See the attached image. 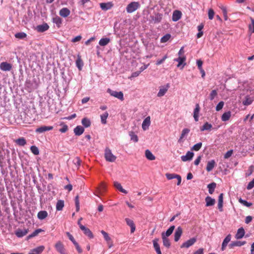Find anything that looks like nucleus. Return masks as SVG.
<instances>
[{"mask_svg":"<svg viewBox=\"0 0 254 254\" xmlns=\"http://www.w3.org/2000/svg\"><path fill=\"white\" fill-rule=\"evenodd\" d=\"M217 91L216 90H213L211 91V92L210 93L209 95V99L210 100H213L215 97L217 96Z\"/></svg>","mask_w":254,"mask_h":254,"instance_id":"obj_56","label":"nucleus"},{"mask_svg":"<svg viewBox=\"0 0 254 254\" xmlns=\"http://www.w3.org/2000/svg\"><path fill=\"white\" fill-rule=\"evenodd\" d=\"M15 38L23 39L27 37V34L24 32H18L15 34Z\"/></svg>","mask_w":254,"mask_h":254,"instance_id":"obj_50","label":"nucleus"},{"mask_svg":"<svg viewBox=\"0 0 254 254\" xmlns=\"http://www.w3.org/2000/svg\"><path fill=\"white\" fill-rule=\"evenodd\" d=\"M239 201L244 204L245 206H246L247 207H250L252 205V203L251 202H249L245 200H243L241 198L239 200Z\"/></svg>","mask_w":254,"mask_h":254,"instance_id":"obj_61","label":"nucleus"},{"mask_svg":"<svg viewBox=\"0 0 254 254\" xmlns=\"http://www.w3.org/2000/svg\"><path fill=\"white\" fill-rule=\"evenodd\" d=\"M231 236L230 234H228L224 239L222 244L221 249L222 251H224L226 246H227L228 243L231 241Z\"/></svg>","mask_w":254,"mask_h":254,"instance_id":"obj_23","label":"nucleus"},{"mask_svg":"<svg viewBox=\"0 0 254 254\" xmlns=\"http://www.w3.org/2000/svg\"><path fill=\"white\" fill-rule=\"evenodd\" d=\"M110 41V38H107V37L103 38L100 40V41L99 42V44L101 46H105L109 44Z\"/></svg>","mask_w":254,"mask_h":254,"instance_id":"obj_35","label":"nucleus"},{"mask_svg":"<svg viewBox=\"0 0 254 254\" xmlns=\"http://www.w3.org/2000/svg\"><path fill=\"white\" fill-rule=\"evenodd\" d=\"M64 207V201L59 200L56 204V209L58 211L62 210Z\"/></svg>","mask_w":254,"mask_h":254,"instance_id":"obj_39","label":"nucleus"},{"mask_svg":"<svg viewBox=\"0 0 254 254\" xmlns=\"http://www.w3.org/2000/svg\"><path fill=\"white\" fill-rule=\"evenodd\" d=\"M90 138L91 136L90 135L88 134L85 135L84 138L82 139L83 142H81L80 144L82 145L87 144L90 142Z\"/></svg>","mask_w":254,"mask_h":254,"instance_id":"obj_52","label":"nucleus"},{"mask_svg":"<svg viewBox=\"0 0 254 254\" xmlns=\"http://www.w3.org/2000/svg\"><path fill=\"white\" fill-rule=\"evenodd\" d=\"M49 28V26L46 23H44L42 24L38 25L35 28V30L38 32H44L48 30Z\"/></svg>","mask_w":254,"mask_h":254,"instance_id":"obj_11","label":"nucleus"},{"mask_svg":"<svg viewBox=\"0 0 254 254\" xmlns=\"http://www.w3.org/2000/svg\"><path fill=\"white\" fill-rule=\"evenodd\" d=\"M81 123L84 127H88L91 126L90 120L87 118H84L81 120Z\"/></svg>","mask_w":254,"mask_h":254,"instance_id":"obj_34","label":"nucleus"},{"mask_svg":"<svg viewBox=\"0 0 254 254\" xmlns=\"http://www.w3.org/2000/svg\"><path fill=\"white\" fill-rule=\"evenodd\" d=\"M114 187L118 189L120 191L127 194V191L122 188L121 184L118 182H115L114 183Z\"/></svg>","mask_w":254,"mask_h":254,"instance_id":"obj_29","label":"nucleus"},{"mask_svg":"<svg viewBox=\"0 0 254 254\" xmlns=\"http://www.w3.org/2000/svg\"><path fill=\"white\" fill-rule=\"evenodd\" d=\"M224 104V103L223 101L219 102L216 107V110L219 111L221 110L223 107Z\"/></svg>","mask_w":254,"mask_h":254,"instance_id":"obj_59","label":"nucleus"},{"mask_svg":"<svg viewBox=\"0 0 254 254\" xmlns=\"http://www.w3.org/2000/svg\"><path fill=\"white\" fill-rule=\"evenodd\" d=\"M233 150H230L228 151L225 154H224V158L227 159L230 157L232 154H233Z\"/></svg>","mask_w":254,"mask_h":254,"instance_id":"obj_63","label":"nucleus"},{"mask_svg":"<svg viewBox=\"0 0 254 254\" xmlns=\"http://www.w3.org/2000/svg\"><path fill=\"white\" fill-rule=\"evenodd\" d=\"M140 6L139 3L138 2L132 1L129 3L127 8V11L128 13H132L137 9Z\"/></svg>","mask_w":254,"mask_h":254,"instance_id":"obj_2","label":"nucleus"},{"mask_svg":"<svg viewBox=\"0 0 254 254\" xmlns=\"http://www.w3.org/2000/svg\"><path fill=\"white\" fill-rule=\"evenodd\" d=\"M129 136H130L131 140H132L134 142H137L138 141V136L134 133V132L131 131L129 132Z\"/></svg>","mask_w":254,"mask_h":254,"instance_id":"obj_48","label":"nucleus"},{"mask_svg":"<svg viewBox=\"0 0 254 254\" xmlns=\"http://www.w3.org/2000/svg\"><path fill=\"white\" fill-rule=\"evenodd\" d=\"M100 7L103 10H107L111 9L113 6V4L112 2H102L100 3Z\"/></svg>","mask_w":254,"mask_h":254,"instance_id":"obj_19","label":"nucleus"},{"mask_svg":"<svg viewBox=\"0 0 254 254\" xmlns=\"http://www.w3.org/2000/svg\"><path fill=\"white\" fill-rule=\"evenodd\" d=\"M199 110L200 108L199 105L196 104L193 111V118L195 122H197L198 121Z\"/></svg>","mask_w":254,"mask_h":254,"instance_id":"obj_28","label":"nucleus"},{"mask_svg":"<svg viewBox=\"0 0 254 254\" xmlns=\"http://www.w3.org/2000/svg\"><path fill=\"white\" fill-rule=\"evenodd\" d=\"M98 189L99 190V193L102 194L104 193L106 190V186L104 183L102 182L100 183Z\"/></svg>","mask_w":254,"mask_h":254,"instance_id":"obj_42","label":"nucleus"},{"mask_svg":"<svg viewBox=\"0 0 254 254\" xmlns=\"http://www.w3.org/2000/svg\"><path fill=\"white\" fill-rule=\"evenodd\" d=\"M220 126L213 127L211 124H209L208 122H205L202 126L200 127V130L201 131H203L204 130L210 131L211 129L216 130Z\"/></svg>","mask_w":254,"mask_h":254,"instance_id":"obj_3","label":"nucleus"},{"mask_svg":"<svg viewBox=\"0 0 254 254\" xmlns=\"http://www.w3.org/2000/svg\"><path fill=\"white\" fill-rule=\"evenodd\" d=\"M166 177L167 179L169 180L173 179H177L178 180L177 182V185L179 186L180 185L182 181V178L180 175L176 174H170V173H167L166 174Z\"/></svg>","mask_w":254,"mask_h":254,"instance_id":"obj_6","label":"nucleus"},{"mask_svg":"<svg viewBox=\"0 0 254 254\" xmlns=\"http://www.w3.org/2000/svg\"><path fill=\"white\" fill-rule=\"evenodd\" d=\"M169 87V83H167L166 85L160 87L159 91L157 94V96L159 97L163 96L167 92Z\"/></svg>","mask_w":254,"mask_h":254,"instance_id":"obj_9","label":"nucleus"},{"mask_svg":"<svg viewBox=\"0 0 254 254\" xmlns=\"http://www.w3.org/2000/svg\"><path fill=\"white\" fill-rule=\"evenodd\" d=\"M105 158L106 161L111 162H114L117 158L109 148H106L105 150Z\"/></svg>","mask_w":254,"mask_h":254,"instance_id":"obj_1","label":"nucleus"},{"mask_svg":"<svg viewBox=\"0 0 254 254\" xmlns=\"http://www.w3.org/2000/svg\"><path fill=\"white\" fill-rule=\"evenodd\" d=\"M15 142L19 146H23L26 144V140L22 137L15 140Z\"/></svg>","mask_w":254,"mask_h":254,"instance_id":"obj_37","label":"nucleus"},{"mask_svg":"<svg viewBox=\"0 0 254 254\" xmlns=\"http://www.w3.org/2000/svg\"><path fill=\"white\" fill-rule=\"evenodd\" d=\"M101 233L102 234V235H103V237L105 239V240L107 241V242H109V241L111 240V238L109 236V235L107 233H106L105 231H103V230H102L101 231Z\"/></svg>","mask_w":254,"mask_h":254,"instance_id":"obj_58","label":"nucleus"},{"mask_svg":"<svg viewBox=\"0 0 254 254\" xmlns=\"http://www.w3.org/2000/svg\"><path fill=\"white\" fill-rule=\"evenodd\" d=\"M168 58L167 55H165L161 59L157 60L156 63V64L158 65L164 62L165 60Z\"/></svg>","mask_w":254,"mask_h":254,"instance_id":"obj_57","label":"nucleus"},{"mask_svg":"<svg viewBox=\"0 0 254 254\" xmlns=\"http://www.w3.org/2000/svg\"><path fill=\"white\" fill-rule=\"evenodd\" d=\"M163 17V14L160 13H156L155 16L152 17V20L154 23H158L161 22Z\"/></svg>","mask_w":254,"mask_h":254,"instance_id":"obj_30","label":"nucleus"},{"mask_svg":"<svg viewBox=\"0 0 254 254\" xmlns=\"http://www.w3.org/2000/svg\"><path fill=\"white\" fill-rule=\"evenodd\" d=\"M80 230H82L84 234L89 239H93L94 235L91 230L85 226L80 224Z\"/></svg>","mask_w":254,"mask_h":254,"instance_id":"obj_4","label":"nucleus"},{"mask_svg":"<svg viewBox=\"0 0 254 254\" xmlns=\"http://www.w3.org/2000/svg\"><path fill=\"white\" fill-rule=\"evenodd\" d=\"M251 23L249 25V31L252 33H254V19L252 17L250 18Z\"/></svg>","mask_w":254,"mask_h":254,"instance_id":"obj_46","label":"nucleus"},{"mask_svg":"<svg viewBox=\"0 0 254 254\" xmlns=\"http://www.w3.org/2000/svg\"><path fill=\"white\" fill-rule=\"evenodd\" d=\"M55 248L61 254H67L64 245L61 242H58L56 244Z\"/></svg>","mask_w":254,"mask_h":254,"instance_id":"obj_8","label":"nucleus"},{"mask_svg":"<svg viewBox=\"0 0 254 254\" xmlns=\"http://www.w3.org/2000/svg\"><path fill=\"white\" fill-rule=\"evenodd\" d=\"M53 22L60 27L62 23V19L60 17L56 16L53 18Z\"/></svg>","mask_w":254,"mask_h":254,"instance_id":"obj_45","label":"nucleus"},{"mask_svg":"<svg viewBox=\"0 0 254 254\" xmlns=\"http://www.w3.org/2000/svg\"><path fill=\"white\" fill-rule=\"evenodd\" d=\"M45 247L43 246H39L33 249L32 252L33 254H40L44 250Z\"/></svg>","mask_w":254,"mask_h":254,"instance_id":"obj_41","label":"nucleus"},{"mask_svg":"<svg viewBox=\"0 0 254 254\" xmlns=\"http://www.w3.org/2000/svg\"><path fill=\"white\" fill-rule=\"evenodd\" d=\"M246 244V241H233L230 244L229 247L230 248H232L234 247H241Z\"/></svg>","mask_w":254,"mask_h":254,"instance_id":"obj_26","label":"nucleus"},{"mask_svg":"<svg viewBox=\"0 0 254 254\" xmlns=\"http://www.w3.org/2000/svg\"><path fill=\"white\" fill-rule=\"evenodd\" d=\"M43 231V230L41 229H38L36 230L34 232H33L31 234L29 235L27 237V239H30L36 236L39 234V233Z\"/></svg>","mask_w":254,"mask_h":254,"instance_id":"obj_49","label":"nucleus"},{"mask_svg":"<svg viewBox=\"0 0 254 254\" xmlns=\"http://www.w3.org/2000/svg\"><path fill=\"white\" fill-rule=\"evenodd\" d=\"M70 13V10L66 7L62 8L59 12L60 15L63 17H67L69 15Z\"/></svg>","mask_w":254,"mask_h":254,"instance_id":"obj_25","label":"nucleus"},{"mask_svg":"<svg viewBox=\"0 0 254 254\" xmlns=\"http://www.w3.org/2000/svg\"><path fill=\"white\" fill-rule=\"evenodd\" d=\"M150 125V118L149 116L147 117L143 121L142 124V128L144 130H146Z\"/></svg>","mask_w":254,"mask_h":254,"instance_id":"obj_20","label":"nucleus"},{"mask_svg":"<svg viewBox=\"0 0 254 254\" xmlns=\"http://www.w3.org/2000/svg\"><path fill=\"white\" fill-rule=\"evenodd\" d=\"M145 155L146 158L149 160L152 161L155 160V156L148 149L145 150Z\"/></svg>","mask_w":254,"mask_h":254,"instance_id":"obj_32","label":"nucleus"},{"mask_svg":"<svg viewBox=\"0 0 254 254\" xmlns=\"http://www.w3.org/2000/svg\"><path fill=\"white\" fill-rule=\"evenodd\" d=\"M66 235L70 240L75 245L77 250L79 252V247L78 246V244L75 241L73 237L69 232H67Z\"/></svg>","mask_w":254,"mask_h":254,"instance_id":"obj_43","label":"nucleus"},{"mask_svg":"<svg viewBox=\"0 0 254 254\" xmlns=\"http://www.w3.org/2000/svg\"><path fill=\"white\" fill-rule=\"evenodd\" d=\"M53 129L52 126H41L36 129V132L38 133H42L47 131L51 130Z\"/></svg>","mask_w":254,"mask_h":254,"instance_id":"obj_16","label":"nucleus"},{"mask_svg":"<svg viewBox=\"0 0 254 254\" xmlns=\"http://www.w3.org/2000/svg\"><path fill=\"white\" fill-rule=\"evenodd\" d=\"M205 200L206 202V206H211L214 205L215 203V200L214 198H211L209 196H207L205 197Z\"/></svg>","mask_w":254,"mask_h":254,"instance_id":"obj_24","label":"nucleus"},{"mask_svg":"<svg viewBox=\"0 0 254 254\" xmlns=\"http://www.w3.org/2000/svg\"><path fill=\"white\" fill-rule=\"evenodd\" d=\"M186 60V58L185 56L179 57L177 59H175L174 60L175 61L178 62V64L177 66H180L182 64H183V62H184Z\"/></svg>","mask_w":254,"mask_h":254,"instance_id":"obj_44","label":"nucleus"},{"mask_svg":"<svg viewBox=\"0 0 254 254\" xmlns=\"http://www.w3.org/2000/svg\"><path fill=\"white\" fill-rule=\"evenodd\" d=\"M158 241V238H155L152 241L153 247L157 254H162Z\"/></svg>","mask_w":254,"mask_h":254,"instance_id":"obj_17","label":"nucleus"},{"mask_svg":"<svg viewBox=\"0 0 254 254\" xmlns=\"http://www.w3.org/2000/svg\"><path fill=\"white\" fill-rule=\"evenodd\" d=\"M202 142L197 143L194 144L192 147L191 150H193V151H198V150H199L200 149V148L202 147Z\"/></svg>","mask_w":254,"mask_h":254,"instance_id":"obj_51","label":"nucleus"},{"mask_svg":"<svg viewBox=\"0 0 254 254\" xmlns=\"http://www.w3.org/2000/svg\"><path fill=\"white\" fill-rule=\"evenodd\" d=\"M216 166V162L214 160H211L207 162L206 170L207 172H210Z\"/></svg>","mask_w":254,"mask_h":254,"instance_id":"obj_22","label":"nucleus"},{"mask_svg":"<svg viewBox=\"0 0 254 254\" xmlns=\"http://www.w3.org/2000/svg\"><path fill=\"white\" fill-rule=\"evenodd\" d=\"M171 35L170 34H166L163 36L160 40V42L162 43H166L171 38Z\"/></svg>","mask_w":254,"mask_h":254,"instance_id":"obj_47","label":"nucleus"},{"mask_svg":"<svg viewBox=\"0 0 254 254\" xmlns=\"http://www.w3.org/2000/svg\"><path fill=\"white\" fill-rule=\"evenodd\" d=\"M30 150L34 155H37L39 154V149L36 146L33 145L31 146Z\"/></svg>","mask_w":254,"mask_h":254,"instance_id":"obj_55","label":"nucleus"},{"mask_svg":"<svg viewBox=\"0 0 254 254\" xmlns=\"http://www.w3.org/2000/svg\"><path fill=\"white\" fill-rule=\"evenodd\" d=\"M161 237L164 246L167 248H169L171 246V243L169 239L168 238V237H165L164 235L161 236Z\"/></svg>","mask_w":254,"mask_h":254,"instance_id":"obj_31","label":"nucleus"},{"mask_svg":"<svg viewBox=\"0 0 254 254\" xmlns=\"http://www.w3.org/2000/svg\"><path fill=\"white\" fill-rule=\"evenodd\" d=\"M107 92L112 96L116 97L122 101L124 100V94L121 91L117 92L116 91H113L110 89H108Z\"/></svg>","mask_w":254,"mask_h":254,"instance_id":"obj_5","label":"nucleus"},{"mask_svg":"<svg viewBox=\"0 0 254 254\" xmlns=\"http://www.w3.org/2000/svg\"><path fill=\"white\" fill-rule=\"evenodd\" d=\"M183 233V229L181 226H179L176 229L175 234H174V241L175 242H178Z\"/></svg>","mask_w":254,"mask_h":254,"instance_id":"obj_12","label":"nucleus"},{"mask_svg":"<svg viewBox=\"0 0 254 254\" xmlns=\"http://www.w3.org/2000/svg\"><path fill=\"white\" fill-rule=\"evenodd\" d=\"M125 221L127 223V224L130 227L131 233H134V232L135 230V225L133 220L130 219L129 218H126L125 219Z\"/></svg>","mask_w":254,"mask_h":254,"instance_id":"obj_18","label":"nucleus"},{"mask_svg":"<svg viewBox=\"0 0 254 254\" xmlns=\"http://www.w3.org/2000/svg\"><path fill=\"white\" fill-rule=\"evenodd\" d=\"M190 132V129L187 128H184L182 131L181 135L180 136V138L179 141H180L181 139L184 138L186 135H187Z\"/></svg>","mask_w":254,"mask_h":254,"instance_id":"obj_54","label":"nucleus"},{"mask_svg":"<svg viewBox=\"0 0 254 254\" xmlns=\"http://www.w3.org/2000/svg\"><path fill=\"white\" fill-rule=\"evenodd\" d=\"M222 11L223 14L224 16V20H227L228 19V16H227V8L225 6L222 5L221 7H220Z\"/></svg>","mask_w":254,"mask_h":254,"instance_id":"obj_53","label":"nucleus"},{"mask_svg":"<svg viewBox=\"0 0 254 254\" xmlns=\"http://www.w3.org/2000/svg\"><path fill=\"white\" fill-rule=\"evenodd\" d=\"M254 187V178L253 179L252 181H251L249 183L247 189L249 190H251Z\"/></svg>","mask_w":254,"mask_h":254,"instance_id":"obj_64","label":"nucleus"},{"mask_svg":"<svg viewBox=\"0 0 254 254\" xmlns=\"http://www.w3.org/2000/svg\"><path fill=\"white\" fill-rule=\"evenodd\" d=\"M252 103V101L249 98H246L245 100L243 101V104L245 106H248Z\"/></svg>","mask_w":254,"mask_h":254,"instance_id":"obj_62","label":"nucleus"},{"mask_svg":"<svg viewBox=\"0 0 254 254\" xmlns=\"http://www.w3.org/2000/svg\"><path fill=\"white\" fill-rule=\"evenodd\" d=\"M216 187V184L214 182L211 183L207 185V188L208 189V192L210 194H212Z\"/></svg>","mask_w":254,"mask_h":254,"instance_id":"obj_36","label":"nucleus"},{"mask_svg":"<svg viewBox=\"0 0 254 254\" xmlns=\"http://www.w3.org/2000/svg\"><path fill=\"white\" fill-rule=\"evenodd\" d=\"M208 14L209 19L210 20H212L213 18L214 15V10L212 9H209L208 10Z\"/></svg>","mask_w":254,"mask_h":254,"instance_id":"obj_60","label":"nucleus"},{"mask_svg":"<svg viewBox=\"0 0 254 254\" xmlns=\"http://www.w3.org/2000/svg\"><path fill=\"white\" fill-rule=\"evenodd\" d=\"M109 116L107 112H104L103 114L101 115V121L102 124L105 125L107 123V119Z\"/></svg>","mask_w":254,"mask_h":254,"instance_id":"obj_40","label":"nucleus"},{"mask_svg":"<svg viewBox=\"0 0 254 254\" xmlns=\"http://www.w3.org/2000/svg\"><path fill=\"white\" fill-rule=\"evenodd\" d=\"M0 69L2 71H10L12 69V65L6 62H2L0 64Z\"/></svg>","mask_w":254,"mask_h":254,"instance_id":"obj_10","label":"nucleus"},{"mask_svg":"<svg viewBox=\"0 0 254 254\" xmlns=\"http://www.w3.org/2000/svg\"><path fill=\"white\" fill-rule=\"evenodd\" d=\"M245 234V231L243 227H241L237 230V233L235 235V238L238 240L241 239L244 236Z\"/></svg>","mask_w":254,"mask_h":254,"instance_id":"obj_21","label":"nucleus"},{"mask_svg":"<svg viewBox=\"0 0 254 254\" xmlns=\"http://www.w3.org/2000/svg\"><path fill=\"white\" fill-rule=\"evenodd\" d=\"M175 227L174 225L170 226L167 230L166 231V232H162L161 234V236H165V237H168L170 236L173 233V231L174 230Z\"/></svg>","mask_w":254,"mask_h":254,"instance_id":"obj_27","label":"nucleus"},{"mask_svg":"<svg viewBox=\"0 0 254 254\" xmlns=\"http://www.w3.org/2000/svg\"><path fill=\"white\" fill-rule=\"evenodd\" d=\"M182 15V12L178 10L174 11L172 15V20L174 22L178 21L181 18Z\"/></svg>","mask_w":254,"mask_h":254,"instance_id":"obj_14","label":"nucleus"},{"mask_svg":"<svg viewBox=\"0 0 254 254\" xmlns=\"http://www.w3.org/2000/svg\"><path fill=\"white\" fill-rule=\"evenodd\" d=\"M231 116V113L230 111L225 112L221 116V120L223 122H226L228 121Z\"/></svg>","mask_w":254,"mask_h":254,"instance_id":"obj_33","label":"nucleus"},{"mask_svg":"<svg viewBox=\"0 0 254 254\" xmlns=\"http://www.w3.org/2000/svg\"><path fill=\"white\" fill-rule=\"evenodd\" d=\"M48 216V213L46 211H40L37 214L38 218L40 220H43Z\"/></svg>","mask_w":254,"mask_h":254,"instance_id":"obj_38","label":"nucleus"},{"mask_svg":"<svg viewBox=\"0 0 254 254\" xmlns=\"http://www.w3.org/2000/svg\"><path fill=\"white\" fill-rule=\"evenodd\" d=\"M193 155L194 153L192 152L188 151L185 155L181 156V160L184 162L190 161L192 159Z\"/></svg>","mask_w":254,"mask_h":254,"instance_id":"obj_15","label":"nucleus"},{"mask_svg":"<svg viewBox=\"0 0 254 254\" xmlns=\"http://www.w3.org/2000/svg\"><path fill=\"white\" fill-rule=\"evenodd\" d=\"M28 229H17L15 232V234L18 238H21L25 236L28 232Z\"/></svg>","mask_w":254,"mask_h":254,"instance_id":"obj_13","label":"nucleus"},{"mask_svg":"<svg viewBox=\"0 0 254 254\" xmlns=\"http://www.w3.org/2000/svg\"><path fill=\"white\" fill-rule=\"evenodd\" d=\"M196 242V238L195 237H193V238H190V239L188 240L186 242L183 243L182 244L181 248H189L190 247L192 246Z\"/></svg>","mask_w":254,"mask_h":254,"instance_id":"obj_7","label":"nucleus"}]
</instances>
